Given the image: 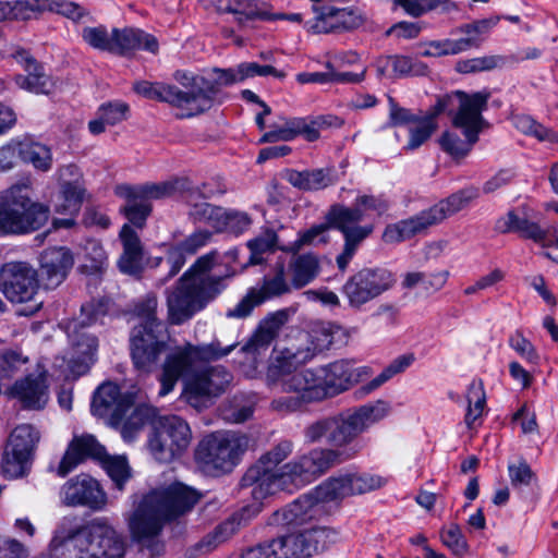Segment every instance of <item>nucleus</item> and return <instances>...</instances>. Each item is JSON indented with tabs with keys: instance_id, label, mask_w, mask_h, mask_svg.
I'll use <instances>...</instances> for the list:
<instances>
[{
	"instance_id": "nucleus-52",
	"label": "nucleus",
	"mask_w": 558,
	"mask_h": 558,
	"mask_svg": "<svg viewBox=\"0 0 558 558\" xmlns=\"http://www.w3.org/2000/svg\"><path fill=\"white\" fill-rule=\"evenodd\" d=\"M288 181L295 187L316 191L330 184V178L323 169L312 171H291Z\"/></svg>"
},
{
	"instance_id": "nucleus-63",
	"label": "nucleus",
	"mask_w": 558,
	"mask_h": 558,
	"mask_svg": "<svg viewBox=\"0 0 558 558\" xmlns=\"http://www.w3.org/2000/svg\"><path fill=\"white\" fill-rule=\"evenodd\" d=\"M508 473L512 487L521 489L536 482V475L525 461H518L508 465Z\"/></svg>"
},
{
	"instance_id": "nucleus-58",
	"label": "nucleus",
	"mask_w": 558,
	"mask_h": 558,
	"mask_svg": "<svg viewBox=\"0 0 558 558\" xmlns=\"http://www.w3.org/2000/svg\"><path fill=\"white\" fill-rule=\"evenodd\" d=\"M28 363V357L20 350L9 349L0 353V377L10 378Z\"/></svg>"
},
{
	"instance_id": "nucleus-14",
	"label": "nucleus",
	"mask_w": 558,
	"mask_h": 558,
	"mask_svg": "<svg viewBox=\"0 0 558 558\" xmlns=\"http://www.w3.org/2000/svg\"><path fill=\"white\" fill-rule=\"evenodd\" d=\"M40 440L39 430L23 423L10 433L1 458L0 471L5 478H19L27 474Z\"/></svg>"
},
{
	"instance_id": "nucleus-39",
	"label": "nucleus",
	"mask_w": 558,
	"mask_h": 558,
	"mask_svg": "<svg viewBox=\"0 0 558 558\" xmlns=\"http://www.w3.org/2000/svg\"><path fill=\"white\" fill-rule=\"evenodd\" d=\"M130 411V414L126 413L122 423L118 426L121 428L122 437L128 441L132 440L146 425H155L157 417L156 408L146 403L136 404V398Z\"/></svg>"
},
{
	"instance_id": "nucleus-19",
	"label": "nucleus",
	"mask_w": 558,
	"mask_h": 558,
	"mask_svg": "<svg viewBox=\"0 0 558 558\" xmlns=\"http://www.w3.org/2000/svg\"><path fill=\"white\" fill-rule=\"evenodd\" d=\"M137 391L122 393L118 385L112 381L102 383L94 392L90 404L92 414L104 418L118 428L126 413L134 405Z\"/></svg>"
},
{
	"instance_id": "nucleus-46",
	"label": "nucleus",
	"mask_w": 558,
	"mask_h": 558,
	"mask_svg": "<svg viewBox=\"0 0 558 558\" xmlns=\"http://www.w3.org/2000/svg\"><path fill=\"white\" fill-rule=\"evenodd\" d=\"M462 132L465 140H461L457 133L449 131L444 132L438 140L441 149L454 159L464 158L478 141V135L475 132L468 130H462Z\"/></svg>"
},
{
	"instance_id": "nucleus-57",
	"label": "nucleus",
	"mask_w": 558,
	"mask_h": 558,
	"mask_svg": "<svg viewBox=\"0 0 558 558\" xmlns=\"http://www.w3.org/2000/svg\"><path fill=\"white\" fill-rule=\"evenodd\" d=\"M81 35L83 40L94 49L111 52L113 29L109 33L104 25L87 26L82 29Z\"/></svg>"
},
{
	"instance_id": "nucleus-48",
	"label": "nucleus",
	"mask_w": 558,
	"mask_h": 558,
	"mask_svg": "<svg viewBox=\"0 0 558 558\" xmlns=\"http://www.w3.org/2000/svg\"><path fill=\"white\" fill-rule=\"evenodd\" d=\"M414 362V355L413 354H403L398 357H396L393 361L390 362L389 365H387L383 372L377 375L375 378H373L371 381H368L366 385L361 387V391L363 395H368L379 387H381L384 384H386L388 380H390L393 376L404 372L408 367L412 365Z\"/></svg>"
},
{
	"instance_id": "nucleus-28",
	"label": "nucleus",
	"mask_w": 558,
	"mask_h": 558,
	"mask_svg": "<svg viewBox=\"0 0 558 558\" xmlns=\"http://www.w3.org/2000/svg\"><path fill=\"white\" fill-rule=\"evenodd\" d=\"M130 342L133 365L143 373L151 371L166 348V342L158 339L157 332L146 328H133Z\"/></svg>"
},
{
	"instance_id": "nucleus-43",
	"label": "nucleus",
	"mask_w": 558,
	"mask_h": 558,
	"mask_svg": "<svg viewBox=\"0 0 558 558\" xmlns=\"http://www.w3.org/2000/svg\"><path fill=\"white\" fill-rule=\"evenodd\" d=\"M263 302L288 294L293 286L287 278L284 264H276L274 270L264 276L259 288H255Z\"/></svg>"
},
{
	"instance_id": "nucleus-64",
	"label": "nucleus",
	"mask_w": 558,
	"mask_h": 558,
	"mask_svg": "<svg viewBox=\"0 0 558 558\" xmlns=\"http://www.w3.org/2000/svg\"><path fill=\"white\" fill-rule=\"evenodd\" d=\"M48 0H15L11 2V19L28 20L39 12L47 11Z\"/></svg>"
},
{
	"instance_id": "nucleus-42",
	"label": "nucleus",
	"mask_w": 558,
	"mask_h": 558,
	"mask_svg": "<svg viewBox=\"0 0 558 558\" xmlns=\"http://www.w3.org/2000/svg\"><path fill=\"white\" fill-rule=\"evenodd\" d=\"M301 558H311L324 551L331 537V531L324 526L296 530Z\"/></svg>"
},
{
	"instance_id": "nucleus-27",
	"label": "nucleus",
	"mask_w": 558,
	"mask_h": 558,
	"mask_svg": "<svg viewBox=\"0 0 558 558\" xmlns=\"http://www.w3.org/2000/svg\"><path fill=\"white\" fill-rule=\"evenodd\" d=\"M12 58L26 72L14 76L17 87L37 95H48L54 90L56 80L45 72L44 66L27 50L19 48Z\"/></svg>"
},
{
	"instance_id": "nucleus-62",
	"label": "nucleus",
	"mask_w": 558,
	"mask_h": 558,
	"mask_svg": "<svg viewBox=\"0 0 558 558\" xmlns=\"http://www.w3.org/2000/svg\"><path fill=\"white\" fill-rule=\"evenodd\" d=\"M234 15L245 16L247 20H262L270 17V12L266 3L257 0H235L233 8Z\"/></svg>"
},
{
	"instance_id": "nucleus-15",
	"label": "nucleus",
	"mask_w": 558,
	"mask_h": 558,
	"mask_svg": "<svg viewBox=\"0 0 558 558\" xmlns=\"http://www.w3.org/2000/svg\"><path fill=\"white\" fill-rule=\"evenodd\" d=\"M191 440V428L183 418L177 415L163 416L153 427L148 449L157 461L169 463L187 450Z\"/></svg>"
},
{
	"instance_id": "nucleus-61",
	"label": "nucleus",
	"mask_w": 558,
	"mask_h": 558,
	"mask_svg": "<svg viewBox=\"0 0 558 558\" xmlns=\"http://www.w3.org/2000/svg\"><path fill=\"white\" fill-rule=\"evenodd\" d=\"M272 541L277 558H301L296 530L279 535Z\"/></svg>"
},
{
	"instance_id": "nucleus-7",
	"label": "nucleus",
	"mask_w": 558,
	"mask_h": 558,
	"mask_svg": "<svg viewBox=\"0 0 558 558\" xmlns=\"http://www.w3.org/2000/svg\"><path fill=\"white\" fill-rule=\"evenodd\" d=\"M356 453L357 450H353V448L342 450L328 448L311 449L308 452L283 464L281 473L277 474V476L266 475L262 484L264 485L263 489L266 493L271 488L293 493L317 480L330 468L352 459Z\"/></svg>"
},
{
	"instance_id": "nucleus-5",
	"label": "nucleus",
	"mask_w": 558,
	"mask_h": 558,
	"mask_svg": "<svg viewBox=\"0 0 558 558\" xmlns=\"http://www.w3.org/2000/svg\"><path fill=\"white\" fill-rule=\"evenodd\" d=\"M381 485L380 477L369 474L345 473L329 477L308 494L276 511L274 513L275 522L286 525H302L323 511L322 504L364 494L379 488Z\"/></svg>"
},
{
	"instance_id": "nucleus-45",
	"label": "nucleus",
	"mask_w": 558,
	"mask_h": 558,
	"mask_svg": "<svg viewBox=\"0 0 558 558\" xmlns=\"http://www.w3.org/2000/svg\"><path fill=\"white\" fill-rule=\"evenodd\" d=\"M476 41L472 37L460 38V39H441V40H432L425 43L422 46V50L420 54L422 57H445V56H453L460 52L469 50L471 47L476 46Z\"/></svg>"
},
{
	"instance_id": "nucleus-53",
	"label": "nucleus",
	"mask_w": 558,
	"mask_h": 558,
	"mask_svg": "<svg viewBox=\"0 0 558 558\" xmlns=\"http://www.w3.org/2000/svg\"><path fill=\"white\" fill-rule=\"evenodd\" d=\"M107 253L99 241H86L84 245V263L82 265L86 272H100L107 266Z\"/></svg>"
},
{
	"instance_id": "nucleus-18",
	"label": "nucleus",
	"mask_w": 558,
	"mask_h": 558,
	"mask_svg": "<svg viewBox=\"0 0 558 558\" xmlns=\"http://www.w3.org/2000/svg\"><path fill=\"white\" fill-rule=\"evenodd\" d=\"M395 283L391 271L365 268L351 276L342 288L350 306L360 308L365 303L389 290Z\"/></svg>"
},
{
	"instance_id": "nucleus-49",
	"label": "nucleus",
	"mask_w": 558,
	"mask_h": 558,
	"mask_svg": "<svg viewBox=\"0 0 558 558\" xmlns=\"http://www.w3.org/2000/svg\"><path fill=\"white\" fill-rule=\"evenodd\" d=\"M414 362V355L413 354H403L398 357H396L393 361L390 362L389 365H387L383 372L377 375L375 378H373L371 381H368L366 385L361 387V391L363 395H368L379 387H381L384 384H386L388 380H390L393 376L404 372L408 367L412 365Z\"/></svg>"
},
{
	"instance_id": "nucleus-26",
	"label": "nucleus",
	"mask_w": 558,
	"mask_h": 558,
	"mask_svg": "<svg viewBox=\"0 0 558 558\" xmlns=\"http://www.w3.org/2000/svg\"><path fill=\"white\" fill-rule=\"evenodd\" d=\"M41 282L47 289L59 287L72 270L75 258L74 253L68 246H49L45 248L38 258Z\"/></svg>"
},
{
	"instance_id": "nucleus-34",
	"label": "nucleus",
	"mask_w": 558,
	"mask_h": 558,
	"mask_svg": "<svg viewBox=\"0 0 558 558\" xmlns=\"http://www.w3.org/2000/svg\"><path fill=\"white\" fill-rule=\"evenodd\" d=\"M114 194L125 201V204L120 208L121 214L132 226L143 229L153 211L151 204L140 197L137 192L133 190V185L130 184L117 185Z\"/></svg>"
},
{
	"instance_id": "nucleus-6",
	"label": "nucleus",
	"mask_w": 558,
	"mask_h": 558,
	"mask_svg": "<svg viewBox=\"0 0 558 558\" xmlns=\"http://www.w3.org/2000/svg\"><path fill=\"white\" fill-rule=\"evenodd\" d=\"M387 209L388 201L381 195L359 196L353 207L340 204L330 207L326 220L332 229L341 232L344 240L343 250L336 259L341 271H345L359 246L374 231L373 223L360 225L368 216V211H374L377 216H380Z\"/></svg>"
},
{
	"instance_id": "nucleus-2",
	"label": "nucleus",
	"mask_w": 558,
	"mask_h": 558,
	"mask_svg": "<svg viewBox=\"0 0 558 558\" xmlns=\"http://www.w3.org/2000/svg\"><path fill=\"white\" fill-rule=\"evenodd\" d=\"M235 344L222 347L219 342L194 345L186 343L167 354L158 377L159 396L169 395L180 378H185V395L190 404L197 405L199 398H213L223 393L232 381V374L223 366H210L195 372L198 363L222 359Z\"/></svg>"
},
{
	"instance_id": "nucleus-8",
	"label": "nucleus",
	"mask_w": 558,
	"mask_h": 558,
	"mask_svg": "<svg viewBox=\"0 0 558 558\" xmlns=\"http://www.w3.org/2000/svg\"><path fill=\"white\" fill-rule=\"evenodd\" d=\"M49 207L32 197L28 183H15L0 191V236L28 234L43 228Z\"/></svg>"
},
{
	"instance_id": "nucleus-9",
	"label": "nucleus",
	"mask_w": 558,
	"mask_h": 558,
	"mask_svg": "<svg viewBox=\"0 0 558 558\" xmlns=\"http://www.w3.org/2000/svg\"><path fill=\"white\" fill-rule=\"evenodd\" d=\"M340 328L330 323H317L307 333V344L298 349L274 350L266 371V385L272 387L276 380L304 369L318 353L329 350Z\"/></svg>"
},
{
	"instance_id": "nucleus-24",
	"label": "nucleus",
	"mask_w": 558,
	"mask_h": 558,
	"mask_svg": "<svg viewBox=\"0 0 558 558\" xmlns=\"http://www.w3.org/2000/svg\"><path fill=\"white\" fill-rule=\"evenodd\" d=\"M61 500L66 506H85L93 510H102L107 505V494L99 482L88 474L81 473L61 487Z\"/></svg>"
},
{
	"instance_id": "nucleus-44",
	"label": "nucleus",
	"mask_w": 558,
	"mask_h": 558,
	"mask_svg": "<svg viewBox=\"0 0 558 558\" xmlns=\"http://www.w3.org/2000/svg\"><path fill=\"white\" fill-rule=\"evenodd\" d=\"M246 246L251 253L248 264L258 265L265 260V254L281 251V247H287V244L280 242L274 229L264 228L258 235L247 241Z\"/></svg>"
},
{
	"instance_id": "nucleus-20",
	"label": "nucleus",
	"mask_w": 558,
	"mask_h": 558,
	"mask_svg": "<svg viewBox=\"0 0 558 558\" xmlns=\"http://www.w3.org/2000/svg\"><path fill=\"white\" fill-rule=\"evenodd\" d=\"M38 289V274L25 262H10L0 270V290L13 303H26Z\"/></svg>"
},
{
	"instance_id": "nucleus-12",
	"label": "nucleus",
	"mask_w": 558,
	"mask_h": 558,
	"mask_svg": "<svg viewBox=\"0 0 558 558\" xmlns=\"http://www.w3.org/2000/svg\"><path fill=\"white\" fill-rule=\"evenodd\" d=\"M250 438L225 430L206 435L195 449V461L206 471L230 472L248 449Z\"/></svg>"
},
{
	"instance_id": "nucleus-4",
	"label": "nucleus",
	"mask_w": 558,
	"mask_h": 558,
	"mask_svg": "<svg viewBox=\"0 0 558 558\" xmlns=\"http://www.w3.org/2000/svg\"><path fill=\"white\" fill-rule=\"evenodd\" d=\"M216 258V251L202 255L175 286L167 289L168 322L171 325H182L190 320L226 289V279L232 277L234 271L225 276L210 275Z\"/></svg>"
},
{
	"instance_id": "nucleus-30",
	"label": "nucleus",
	"mask_w": 558,
	"mask_h": 558,
	"mask_svg": "<svg viewBox=\"0 0 558 558\" xmlns=\"http://www.w3.org/2000/svg\"><path fill=\"white\" fill-rule=\"evenodd\" d=\"M203 189H206V184L203 185ZM213 195V192H206L205 190L195 187L189 182L187 191H184L182 199L189 208L187 216L191 221L194 223H205L217 231L218 227L221 226L223 208L197 199L198 196L210 197Z\"/></svg>"
},
{
	"instance_id": "nucleus-10",
	"label": "nucleus",
	"mask_w": 558,
	"mask_h": 558,
	"mask_svg": "<svg viewBox=\"0 0 558 558\" xmlns=\"http://www.w3.org/2000/svg\"><path fill=\"white\" fill-rule=\"evenodd\" d=\"M174 78L187 92L189 111L186 117H195L220 105L225 100L222 87L243 82L240 64L234 68H213L203 75L177 71Z\"/></svg>"
},
{
	"instance_id": "nucleus-50",
	"label": "nucleus",
	"mask_w": 558,
	"mask_h": 558,
	"mask_svg": "<svg viewBox=\"0 0 558 558\" xmlns=\"http://www.w3.org/2000/svg\"><path fill=\"white\" fill-rule=\"evenodd\" d=\"M332 228L329 222L320 223L311 227L310 229L300 232L295 241L288 243L287 247H281L284 253H299L304 246L317 245L328 241L327 232Z\"/></svg>"
},
{
	"instance_id": "nucleus-54",
	"label": "nucleus",
	"mask_w": 558,
	"mask_h": 558,
	"mask_svg": "<svg viewBox=\"0 0 558 558\" xmlns=\"http://www.w3.org/2000/svg\"><path fill=\"white\" fill-rule=\"evenodd\" d=\"M158 300L154 294L147 295L141 303L135 306V314L142 319V323L134 328H146L157 332L161 327V323L156 317Z\"/></svg>"
},
{
	"instance_id": "nucleus-33",
	"label": "nucleus",
	"mask_w": 558,
	"mask_h": 558,
	"mask_svg": "<svg viewBox=\"0 0 558 558\" xmlns=\"http://www.w3.org/2000/svg\"><path fill=\"white\" fill-rule=\"evenodd\" d=\"M140 49L157 53L159 49L157 38L138 28H113L111 52L124 56Z\"/></svg>"
},
{
	"instance_id": "nucleus-60",
	"label": "nucleus",
	"mask_w": 558,
	"mask_h": 558,
	"mask_svg": "<svg viewBox=\"0 0 558 558\" xmlns=\"http://www.w3.org/2000/svg\"><path fill=\"white\" fill-rule=\"evenodd\" d=\"M335 425V416L324 417L308 424L304 428V439L308 444H315L327 438L331 444L332 427Z\"/></svg>"
},
{
	"instance_id": "nucleus-47",
	"label": "nucleus",
	"mask_w": 558,
	"mask_h": 558,
	"mask_svg": "<svg viewBox=\"0 0 558 558\" xmlns=\"http://www.w3.org/2000/svg\"><path fill=\"white\" fill-rule=\"evenodd\" d=\"M116 489L123 492L125 484L132 477V470L123 456H109L107 452L99 461Z\"/></svg>"
},
{
	"instance_id": "nucleus-32",
	"label": "nucleus",
	"mask_w": 558,
	"mask_h": 558,
	"mask_svg": "<svg viewBox=\"0 0 558 558\" xmlns=\"http://www.w3.org/2000/svg\"><path fill=\"white\" fill-rule=\"evenodd\" d=\"M133 88L138 95L147 99L168 102L181 110L180 116L182 118H187L189 100L186 88L183 90L175 85L151 83L148 81L135 82Z\"/></svg>"
},
{
	"instance_id": "nucleus-25",
	"label": "nucleus",
	"mask_w": 558,
	"mask_h": 558,
	"mask_svg": "<svg viewBox=\"0 0 558 558\" xmlns=\"http://www.w3.org/2000/svg\"><path fill=\"white\" fill-rule=\"evenodd\" d=\"M58 175L62 182L53 204L54 211L65 216H76L86 193L78 168L74 165L63 166L58 170Z\"/></svg>"
},
{
	"instance_id": "nucleus-41",
	"label": "nucleus",
	"mask_w": 558,
	"mask_h": 558,
	"mask_svg": "<svg viewBox=\"0 0 558 558\" xmlns=\"http://www.w3.org/2000/svg\"><path fill=\"white\" fill-rule=\"evenodd\" d=\"M20 159L41 172L49 171L53 161L50 147L29 137L20 140Z\"/></svg>"
},
{
	"instance_id": "nucleus-16",
	"label": "nucleus",
	"mask_w": 558,
	"mask_h": 558,
	"mask_svg": "<svg viewBox=\"0 0 558 558\" xmlns=\"http://www.w3.org/2000/svg\"><path fill=\"white\" fill-rule=\"evenodd\" d=\"M391 412L388 401L378 399L355 408L347 415L336 417L331 434V445L344 447L353 442L369 427L386 418Z\"/></svg>"
},
{
	"instance_id": "nucleus-55",
	"label": "nucleus",
	"mask_w": 558,
	"mask_h": 558,
	"mask_svg": "<svg viewBox=\"0 0 558 558\" xmlns=\"http://www.w3.org/2000/svg\"><path fill=\"white\" fill-rule=\"evenodd\" d=\"M515 128L527 135L535 136L538 141L555 143L558 141V135L551 129H548L536 122L530 116H517L514 118Z\"/></svg>"
},
{
	"instance_id": "nucleus-13",
	"label": "nucleus",
	"mask_w": 558,
	"mask_h": 558,
	"mask_svg": "<svg viewBox=\"0 0 558 558\" xmlns=\"http://www.w3.org/2000/svg\"><path fill=\"white\" fill-rule=\"evenodd\" d=\"M490 98L488 90H481L468 94L463 90H456L439 97L436 101V111L447 112L452 117L453 126L475 132L476 135L488 126L483 117Z\"/></svg>"
},
{
	"instance_id": "nucleus-3",
	"label": "nucleus",
	"mask_w": 558,
	"mask_h": 558,
	"mask_svg": "<svg viewBox=\"0 0 558 558\" xmlns=\"http://www.w3.org/2000/svg\"><path fill=\"white\" fill-rule=\"evenodd\" d=\"M199 499L196 489L181 482L150 489L134 501V510L126 519L132 538L142 544L153 543L151 554H159L163 546L153 541L167 523L189 513Z\"/></svg>"
},
{
	"instance_id": "nucleus-35",
	"label": "nucleus",
	"mask_w": 558,
	"mask_h": 558,
	"mask_svg": "<svg viewBox=\"0 0 558 558\" xmlns=\"http://www.w3.org/2000/svg\"><path fill=\"white\" fill-rule=\"evenodd\" d=\"M497 229L501 233H518L523 239H529L542 246H548L546 242L547 232L534 221L520 216L517 210H510L498 219Z\"/></svg>"
},
{
	"instance_id": "nucleus-36",
	"label": "nucleus",
	"mask_w": 558,
	"mask_h": 558,
	"mask_svg": "<svg viewBox=\"0 0 558 558\" xmlns=\"http://www.w3.org/2000/svg\"><path fill=\"white\" fill-rule=\"evenodd\" d=\"M376 68L380 75L386 76H408L425 75L428 72V68L421 61H417L407 56H385L380 57L376 61Z\"/></svg>"
},
{
	"instance_id": "nucleus-59",
	"label": "nucleus",
	"mask_w": 558,
	"mask_h": 558,
	"mask_svg": "<svg viewBox=\"0 0 558 558\" xmlns=\"http://www.w3.org/2000/svg\"><path fill=\"white\" fill-rule=\"evenodd\" d=\"M251 223L252 220L246 213L227 210L223 208L221 226L218 227L217 232L228 231L238 235L247 230Z\"/></svg>"
},
{
	"instance_id": "nucleus-29",
	"label": "nucleus",
	"mask_w": 558,
	"mask_h": 558,
	"mask_svg": "<svg viewBox=\"0 0 558 558\" xmlns=\"http://www.w3.org/2000/svg\"><path fill=\"white\" fill-rule=\"evenodd\" d=\"M106 454V449L93 435L77 436L69 444L57 469L60 477L66 476L80 463L86 459L100 461Z\"/></svg>"
},
{
	"instance_id": "nucleus-11",
	"label": "nucleus",
	"mask_w": 558,
	"mask_h": 558,
	"mask_svg": "<svg viewBox=\"0 0 558 558\" xmlns=\"http://www.w3.org/2000/svg\"><path fill=\"white\" fill-rule=\"evenodd\" d=\"M477 197L478 190L475 187H466L453 193L409 219L387 226L383 233V240L386 243H398L409 240L462 210Z\"/></svg>"
},
{
	"instance_id": "nucleus-23",
	"label": "nucleus",
	"mask_w": 558,
	"mask_h": 558,
	"mask_svg": "<svg viewBox=\"0 0 558 558\" xmlns=\"http://www.w3.org/2000/svg\"><path fill=\"white\" fill-rule=\"evenodd\" d=\"M49 388L48 371L38 364L35 372L15 380L7 395L15 399L24 410L41 411L50 400Z\"/></svg>"
},
{
	"instance_id": "nucleus-51",
	"label": "nucleus",
	"mask_w": 558,
	"mask_h": 558,
	"mask_svg": "<svg viewBox=\"0 0 558 558\" xmlns=\"http://www.w3.org/2000/svg\"><path fill=\"white\" fill-rule=\"evenodd\" d=\"M468 411L465 414V424L471 428L483 415L486 405V393L481 380H473L466 392Z\"/></svg>"
},
{
	"instance_id": "nucleus-1",
	"label": "nucleus",
	"mask_w": 558,
	"mask_h": 558,
	"mask_svg": "<svg viewBox=\"0 0 558 558\" xmlns=\"http://www.w3.org/2000/svg\"><path fill=\"white\" fill-rule=\"evenodd\" d=\"M372 375V367L355 366L353 362L344 359L318 367L304 368L276 380V384L269 387L283 393L271 400L270 408L279 414L302 411L312 403L350 390Z\"/></svg>"
},
{
	"instance_id": "nucleus-56",
	"label": "nucleus",
	"mask_w": 558,
	"mask_h": 558,
	"mask_svg": "<svg viewBox=\"0 0 558 558\" xmlns=\"http://www.w3.org/2000/svg\"><path fill=\"white\" fill-rule=\"evenodd\" d=\"M440 541L456 556L461 557L468 553V542L461 527L456 523L442 526L440 530Z\"/></svg>"
},
{
	"instance_id": "nucleus-17",
	"label": "nucleus",
	"mask_w": 558,
	"mask_h": 558,
	"mask_svg": "<svg viewBox=\"0 0 558 558\" xmlns=\"http://www.w3.org/2000/svg\"><path fill=\"white\" fill-rule=\"evenodd\" d=\"M293 442L291 440L284 439L279 441L276 446L270 448L267 452H265L257 463L251 466L241 480L242 487H252L251 495L254 500L262 501L276 494L277 492H281L282 489H269L268 493L265 492L263 480H265L266 475H274L281 473L282 466L275 469L281 462H283L293 451Z\"/></svg>"
},
{
	"instance_id": "nucleus-37",
	"label": "nucleus",
	"mask_w": 558,
	"mask_h": 558,
	"mask_svg": "<svg viewBox=\"0 0 558 558\" xmlns=\"http://www.w3.org/2000/svg\"><path fill=\"white\" fill-rule=\"evenodd\" d=\"M319 259L315 254H293L288 264L290 281L299 290L310 284L319 274Z\"/></svg>"
},
{
	"instance_id": "nucleus-22",
	"label": "nucleus",
	"mask_w": 558,
	"mask_h": 558,
	"mask_svg": "<svg viewBox=\"0 0 558 558\" xmlns=\"http://www.w3.org/2000/svg\"><path fill=\"white\" fill-rule=\"evenodd\" d=\"M260 511L259 505H250L234 512L230 518L218 524L213 531L204 535L197 543L186 549L189 558H197L217 549L221 544L235 535L241 527L256 517Z\"/></svg>"
},
{
	"instance_id": "nucleus-38",
	"label": "nucleus",
	"mask_w": 558,
	"mask_h": 558,
	"mask_svg": "<svg viewBox=\"0 0 558 558\" xmlns=\"http://www.w3.org/2000/svg\"><path fill=\"white\" fill-rule=\"evenodd\" d=\"M189 182L185 178H175L158 183L133 185V190L137 192L140 197L151 204V201L163 199L174 195L182 197L184 191H187Z\"/></svg>"
},
{
	"instance_id": "nucleus-21",
	"label": "nucleus",
	"mask_w": 558,
	"mask_h": 558,
	"mask_svg": "<svg viewBox=\"0 0 558 558\" xmlns=\"http://www.w3.org/2000/svg\"><path fill=\"white\" fill-rule=\"evenodd\" d=\"M338 122L335 116H308L284 119L280 126H271L259 138V143L290 142L298 136H303L308 142L317 141L320 130L333 126Z\"/></svg>"
},
{
	"instance_id": "nucleus-31",
	"label": "nucleus",
	"mask_w": 558,
	"mask_h": 558,
	"mask_svg": "<svg viewBox=\"0 0 558 558\" xmlns=\"http://www.w3.org/2000/svg\"><path fill=\"white\" fill-rule=\"evenodd\" d=\"M119 238L123 247L118 260L119 269L130 276H140L144 268V246L140 235L131 225L125 223L119 232Z\"/></svg>"
},
{
	"instance_id": "nucleus-40",
	"label": "nucleus",
	"mask_w": 558,
	"mask_h": 558,
	"mask_svg": "<svg viewBox=\"0 0 558 558\" xmlns=\"http://www.w3.org/2000/svg\"><path fill=\"white\" fill-rule=\"evenodd\" d=\"M440 113L436 111V104L418 117V121L411 124L409 130V141L404 146L405 150H415L421 147L438 128L437 118Z\"/></svg>"
}]
</instances>
